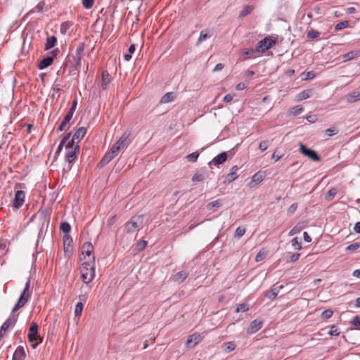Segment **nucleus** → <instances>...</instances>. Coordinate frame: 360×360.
I'll return each instance as SVG.
<instances>
[{"label": "nucleus", "instance_id": "nucleus-57", "mask_svg": "<svg viewBox=\"0 0 360 360\" xmlns=\"http://www.w3.org/2000/svg\"><path fill=\"white\" fill-rule=\"evenodd\" d=\"M305 74V77H304L302 79L304 80H309L313 79L316 76V73L314 71H309L307 72Z\"/></svg>", "mask_w": 360, "mask_h": 360}, {"label": "nucleus", "instance_id": "nucleus-40", "mask_svg": "<svg viewBox=\"0 0 360 360\" xmlns=\"http://www.w3.org/2000/svg\"><path fill=\"white\" fill-rule=\"evenodd\" d=\"M359 248H360V243L359 242H356V243H354L348 245L345 248V250L347 251V252H354V251L356 250Z\"/></svg>", "mask_w": 360, "mask_h": 360}, {"label": "nucleus", "instance_id": "nucleus-36", "mask_svg": "<svg viewBox=\"0 0 360 360\" xmlns=\"http://www.w3.org/2000/svg\"><path fill=\"white\" fill-rule=\"evenodd\" d=\"M321 33L314 29H311L307 31V37L309 39H316L320 36Z\"/></svg>", "mask_w": 360, "mask_h": 360}, {"label": "nucleus", "instance_id": "nucleus-8", "mask_svg": "<svg viewBox=\"0 0 360 360\" xmlns=\"http://www.w3.org/2000/svg\"><path fill=\"white\" fill-rule=\"evenodd\" d=\"M39 326L36 322H32L29 328V333L27 338L30 342H34L37 341V338L39 335Z\"/></svg>", "mask_w": 360, "mask_h": 360}, {"label": "nucleus", "instance_id": "nucleus-58", "mask_svg": "<svg viewBox=\"0 0 360 360\" xmlns=\"http://www.w3.org/2000/svg\"><path fill=\"white\" fill-rule=\"evenodd\" d=\"M351 323L356 326V327H360V316H355L351 321Z\"/></svg>", "mask_w": 360, "mask_h": 360}, {"label": "nucleus", "instance_id": "nucleus-2", "mask_svg": "<svg viewBox=\"0 0 360 360\" xmlns=\"http://www.w3.org/2000/svg\"><path fill=\"white\" fill-rule=\"evenodd\" d=\"M94 264L95 262H91L90 261H84L82 264V266L80 268L81 277L82 278V281L86 284H89L94 278Z\"/></svg>", "mask_w": 360, "mask_h": 360}, {"label": "nucleus", "instance_id": "nucleus-13", "mask_svg": "<svg viewBox=\"0 0 360 360\" xmlns=\"http://www.w3.org/2000/svg\"><path fill=\"white\" fill-rule=\"evenodd\" d=\"M131 134L129 132H124L120 139L116 142L117 145H119L122 150L127 148L131 143L130 139Z\"/></svg>", "mask_w": 360, "mask_h": 360}, {"label": "nucleus", "instance_id": "nucleus-20", "mask_svg": "<svg viewBox=\"0 0 360 360\" xmlns=\"http://www.w3.org/2000/svg\"><path fill=\"white\" fill-rule=\"evenodd\" d=\"M346 101L349 103H352L360 101V91H355L349 93L345 96Z\"/></svg>", "mask_w": 360, "mask_h": 360}, {"label": "nucleus", "instance_id": "nucleus-51", "mask_svg": "<svg viewBox=\"0 0 360 360\" xmlns=\"http://www.w3.org/2000/svg\"><path fill=\"white\" fill-rule=\"evenodd\" d=\"M245 233V229L242 227H238L235 231L234 236L240 238L242 237Z\"/></svg>", "mask_w": 360, "mask_h": 360}, {"label": "nucleus", "instance_id": "nucleus-19", "mask_svg": "<svg viewBox=\"0 0 360 360\" xmlns=\"http://www.w3.org/2000/svg\"><path fill=\"white\" fill-rule=\"evenodd\" d=\"M188 274L185 271H181L172 276V281L175 283H181L188 277Z\"/></svg>", "mask_w": 360, "mask_h": 360}, {"label": "nucleus", "instance_id": "nucleus-24", "mask_svg": "<svg viewBox=\"0 0 360 360\" xmlns=\"http://www.w3.org/2000/svg\"><path fill=\"white\" fill-rule=\"evenodd\" d=\"M25 357V352L23 347L18 346L13 354V358L15 359L24 360Z\"/></svg>", "mask_w": 360, "mask_h": 360}, {"label": "nucleus", "instance_id": "nucleus-44", "mask_svg": "<svg viewBox=\"0 0 360 360\" xmlns=\"http://www.w3.org/2000/svg\"><path fill=\"white\" fill-rule=\"evenodd\" d=\"M349 26V22L347 20L342 21L339 23H338L335 26V30L336 31L341 30L343 28L347 27Z\"/></svg>", "mask_w": 360, "mask_h": 360}, {"label": "nucleus", "instance_id": "nucleus-3", "mask_svg": "<svg viewBox=\"0 0 360 360\" xmlns=\"http://www.w3.org/2000/svg\"><path fill=\"white\" fill-rule=\"evenodd\" d=\"M276 41V39L272 36H267L257 43L256 51L259 53H264L274 46Z\"/></svg>", "mask_w": 360, "mask_h": 360}, {"label": "nucleus", "instance_id": "nucleus-7", "mask_svg": "<svg viewBox=\"0 0 360 360\" xmlns=\"http://www.w3.org/2000/svg\"><path fill=\"white\" fill-rule=\"evenodd\" d=\"M30 280L28 279L25 283V288H24L22 292H21L20 297L18 300V302H19L20 304H22L23 305H25V304L28 302V300L31 296V293L30 292Z\"/></svg>", "mask_w": 360, "mask_h": 360}, {"label": "nucleus", "instance_id": "nucleus-53", "mask_svg": "<svg viewBox=\"0 0 360 360\" xmlns=\"http://www.w3.org/2000/svg\"><path fill=\"white\" fill-rule=\"evenodd\" d=\"M94 3V0H82V5L86 9H90Z\"/></svg>", "mask_w": 360, "mask_h": 360}, {"label": "nucleus", "instance_id": "nucleus-10", "mask_svg": "<svg viewBox=\"0 0 360 360\" xmlns=\"http://www.w3.org/2000/svg\"><path fill=\"white\" fill-rule=\"evenodd\" d=\"M25 201V193L22 191H17L15 193V197L13 202V206L15 209L21 207Z\"/></svg>", "mask_w": 360, "mask_h": 360}, {"label": "nucleus", "instance_id": "nucleus-45", "mask_svg": "<svg viewBox=\"0 0 360 360\" xmlns=\"http://www.w3.org/2000/svg\"><path fill=\"white\" fill-rule=\"evenodd\" d=\"M283 153H281L279 150L277 148L275 150L274 153L272 154L271 158L275 160V162L278 161L280 159H281L283 156Z\"/></svg>", "mask_w": 360, "mask_h": 360}, {"label": "nucleus", "instance_id": "nucleus-5", "mask_svg": "<svg viewBox=\"0 0 360 360\" xmlns=\"http://www.w3.org/2000/svg\"><path fill=\"white\" fill-rule=\"evenodd\" d=\"M300 152L304 156L309 158V159L319 162L321 160L320 156L317 154L316 151L308 148L304 144L300 143Z\"/></svg>", "mask_w": 360, "mask_h": 360}, {"label": "nucleus", "instance_id": "nucleus-47", "mask_svg": "<svg viewBox=\"0 0 360 360\" xmlns=\"http://www.w3.org/2000/svg\"><path fill=\"white\" fill-rule=\"evenodd\" d=\"M333 314V311L331 309H326L321 314V318L323 319H328Z\"/></svg>", "mask_w": 360, "mask_h": 360}, {"label": "nucleus", "instance_id": "nucleus-42", "mask_svg": "<svg viewBox=\"0 0 360 360\" xmlns=\"http://www.w3.org/2000/svg\"><path fill=\"white\" fill-rule=\"evenodd\" d=\"M292 245L295 250H301L302 249V243L298 239V238H294L292 240Z\"/></svg>", "mask_w": 360, "mask_h": 360}, {"label": "nucleus", "instance_id": "nucleus-28", "mask_svg": "<svg viewBox=\"0 0 360 360\" xmlns=\"http://www.w3.org/2000/svg\"><path fill=\"white\" fill-rule=\"evenodd\" d=\"M256 49H245L243 51V56L245 58H254L256 57Z\"/></svg>", "mask_w": 360, "mask_h": 360}, {"label": "nucleus", "instance_id": "nucleus-63", "mask_svg": "<svg viewBox=\"0 0 360 360\" xmlns=\"http://www.w3.org/2000/svg\"><path fill=\"white\" fill-rule=\"evenodd\" d=\"M25 305L20 304L19 302H17V303L15 304V306L13 307V308L12 309L11 314H15V312L16 311H18V309H20V308H22Z\"/></svg>", "mask_w": 360, "mask_h": 360}, {"label": "nucleus", "instance_id": "nucleus-39", "mask_svg": "<svg viewBox=\"0 0 360 360\" xmlns=\"http://www.w3.org/2000/svg\"><path fill=\"white\" fill-rule=\"evenodd\" d=\"M84 308V304L82 302H79L77 303L75 308V316H80Z\"/></svg>", "mask_w": 360, "mask_h": 360}, {"label": "nucleus", "instance_id": "nucleus-52", "mask_svg": "<svg viewBox=\"0 0 360 360\" xmlns=\"http://www.w3.org/2000/svg\"><path fill=\"white\" fill-rule=\"evenodd\" d=\"M300 257V253H294L292 255H290L289 258L286 259V262H295L299 259Z\"/></svg>", "mask_w": 360, "mask_h": 360}, {"label": "nucleus", "instance_id": "nucleus-1", "mask_svg": "<svg viewBox=\"0 0 360 360\" xmlns=\"http://www.w3.org/2000/svg\"><path fill=\"white\" fill-rule=\"evenodd\" d=\"M85 44L84 43H79L76 49L75 53L71 57L69 56L66 65H70V72L71 73L74 70L79 71V66L81 65L82 56L84 51Z\"/></svg>", "mask_w": 360, "mask_h": 360}, {"label": "nucleus", "instance_id": "nucleus-27", "mask_svg": "<svg viewBox=\"0 0 360 360\" xmlns=\"http://www.w3.org/2000/svg\"><path fill=\"white\" fill-rule=\"evenodd\" d=\"M311 94V89L304 90L297 95L296 100L297 101H301L302 100L307 99L310 97Z\"/></svg>", "mask_w": 360, "mask_h": 360}, {"label": "nucleus", "instance_id": "nucleus-23", "mask_svg": "<svg viewBox=\"0 0 360 360\" xmlns=\"http://www.w3.org/2000/svg\"><path fill=\"white\" fill-rule=\"evenodd\" d=\"M72 116H73V115H71V114H70V112H68L67 114L65 115V116L64 117L63 121L59 124L57 130L58 131H63L65 129L67 124L70 122V121L72 118Z\"/></svg>", "mask_w": 360, "mask_h": 360}, {"label": "nucleus", "instance_id": "nucleus-61", "mask_svg": "<svg viewBox=\"0 0 360 360\" xmlns=\"http://www.w3.org/2000/svg\"><path fill=\"white\" fill-rule=\"evenodd\" d=\"M297 209V203H293L292 204L288 210V214L290 215L292 214Z\"/></svg>", "mask_w": 360, "mask_h": 360}, {"label": "nucleus", "instance_id": "nucleus-32", "mask_svg": "<svg viewBox=\"0 0 360 360\" xmlns=\"http://www.w3.org/2000/svg\"><path fill=\"white\" fill-rule=\"evenodd\" d=\"M254 7L252 6H245L243 9L239 13V18H244L246 15L251 13V12L253 11Z\"/></svg>", "mask_w": 360, "mask_h": 360}, {"label": "nucleus", "instance_id": "nucleus-14", "mask_svg": "<svg viewBox=\"0 0 360 360\" xmlns=\"http://www.w3.org/2000/svg\"><path fill=\"white\" fill-rule=\"evenodd\" d=\"M87 129L86 127H81L78 128L72 137V142L79 143L83 139L85 134H86Z\"/></svg>", "mask_w": 360, "mask_h": 360}, {"label": "nucleus", "instance_id": "nucleus-62", "mask_svg": "<svg viewBox=\"0 0 360 360\" xmlns=\"http://www.w3.org/2000/svg\"><path fill=\"white\" fill-rule=\"evenodd\" d=\"M77 101L74 100L72 103L71 108L68 110V112H70V114H71V115H74V113L76 110V108H77Z\"/></svg>", "mask_w": 360, "mask_h": 360}, {"label": "nucleus", "instance_id": "nucleus-46", "mask_svg": "<svg viewBox=\"0 0 360 360\" xmlns=\"http://www.w3.org/2000/svg\"><path fill=\"white\" fill-rule=\"evenodd\" d=\"M248 309H249V308H248V304H246L245 303H242V304H240L238 305V307H237V308L236 309V313H238V312H245Z\"/></svg>", "mask_w": 360, "mask_h": 360}, {"label": "nucleus", "instance_id": "nucleus-43", "mask_svg": "<svg viewBox=\"0 0 360 360\" xmlns=\"http://www.w3.org/2000/svg\"><path fill=\"white\" fill-rule=\"evenodd\" d=\"M358 56V52L355 51H349L344 56L346 60H350L355 58Z\"/></svg>", "mask_w": 360, "mask_h": 360}, {"label": "nucleus", "instance_id": "nucleus-56", "mask_svg": "<svg viewBox=\"0 0 360 360\" xmlns=\"http://www.w3.org/2000/svg\"><path fill=\"white\" fill-rule=\"evenodd\" d=\"M205 179L204 175L202 174L196 173L192 177L193 181H202Z\"/></svg>", "mask_w": 360, "mask_h": 360}, {"label": "nucleus", "instance_id": "nucleus-12", "mask_svg": "<svg viewBox=\"0 0 360 360\" xmlns=\"http://www.w3.org/2000/svg\"><path fill=\"white\" fill-rule=\"evenodd\" d=\"M202 337L201 336V335L200 333H195L188 337V338L186 342V347L188 348H193L198 342H200L202 340Z\"/></svg>", "mask_w": 360, "mask_h": 360}, {"label": "nucleus", "instance_id": "nucleus-55", "mask_svg": "<svg viewBox=\"0 0 360 360\" xmlns=\"http://www.w3.org/2000/svg\"><path fill=\"white\" fill-rule=\"evenodd\" d=\"M338 130L335 127H331L329 129H327L326 130V134H327L328 136H331L333 135H335L338 134Z\"/></svg>", "mask_w": 360, "mask_h": 360}, {"label": "nucleus", "instance_id": "nucleus-6", "mask_svg": "<svg viewBox=\"0 0 360 360\" xmlns=\"http://www.w3.org/2000/svg\"><path fill=\"white\" fill-rule=\"evenodd\" d=\"M18 314H11L8 319L2 324L0 328V333H5L10 327L13 326L18 320Z\"/></svg>", "mask_w": 360, "mask_h": 360}, {"label": "nucleus", "instance_id": "nucleus-26", "mask_svg": "<svg viewBox=\"0 0 360 360\" xmlns=\"http://www.w3.org/2000/svg\"><path fill=\"white\" fill-rule=\"evenodd\" d=\"M113 159L112 156L108 152L103 158L98 162V167L100 168L103 167L108 164Z\"/></svg>", "mask_w": 360, "mask_h": 360}, {"label": "nucleus", "instance_id": "nucleus-30", "mask_svg": "<svg viewBox=\"0 0 360 360\" xmlns=\"http://www.w3.org/2000/svg\"><path fill=\"white\" fill-rule=\"evenodd\" d=\"M264 174L262 172H258L252 176V181L259 184L264 180Z\"/></svg>", "mask_w": 360, "mask_h": 360}, {"label": "nucleus", "instance_id": "nucleus-49", "mask_svg": "<svg viewBox=\"0 0 360 360\" xmlns=\"http://www.w3.org/2000/svg\"><path fill=\"white\" fill-rule=\"evenodd\" d=\"M221 206L220 201L219 200L210 202L207 204V207L211 210L213 208H218Z\"/></svg>", "mask_w": 360, "mask_h": 360}, {"label": "nucleus", "instance_id": "nucleus-54", "mask_svg": "<svg viewBox=\"0 0 360 360\" xmlns=\"http://www.w3.org/2000/svg\"><path fill=\"white\" fill-rule=\"evenodd\" d=\"M338 191L335 188H330L328 192V200L333 199L337 194Z\"/></svg>", "mask_w": 360, "mask_h": 360}, {"label": "nucleus", "instance_id": "nucleus-16", "mask_svg": "<svg viewBox=\"0 0 360 360\" xmlns=\"http://www.w3.org/2000/svg\"><path fill=\"white\" fill-rule=\"evenodd\" d=\"M112 81V77L107 70H103L101 72V87L105 90Z\"/></svg>", "mask_w": 360, "mask_h": 360}, {"label": "nucleus", "instance_id": "nucleus-11", "mask_svg": "<svg viewBox=\"0 0 360 360\" xmlns=\"http://www.w3.org/2000/svg\"><path fill=\"white\" fill-rule=\"evenodd\" d=\"M263 326V322L260 320L255 319L250 322L248 328H247V333L249 335L254 334L259 330Z\"/></svg>", "mask_w": 360, "mask_h": 360}, {"label": "nucleus", "instance_id": "nucleus-37", "mask_svg": "<svg viewBox=\"0 0 360 360\" xmlns=\"http://www.w3.org/2000/svg\"><path fill=\"white\" fill-rule=\"evenodd\" d=\"M199 157V153L198 151L193 152L191 154H188L186 156V158L188 161L191 162H195L197 161Z\"/></svg>", "mask_w": 360, "mask_h": 360}, {"label": "nucleus", "instance_id": "nucleus-59", "mask_svg": "<svg viewBox=\"0 0 360 360\" xmlns=\"http://www.w3.org/2000/svg\"><path fill=\"white\" fill-rule=\"evenodd\" d=\"M147 245V242L146 240H141L136 245V249L139 251L143 250Z\"/></svg>", "mask_w": 360, "mask_h": 360}, {"label": "nucleus", "instance_id": "nucleus-31", "mask_svg": "<svg viewBox=\"0 0 360 360\" xmlns=\"http://www.w3.org/2000/svg\"><path fill=\"white\" fill-rule=\"evenodd\" d=\"M73 23L70 21L63 22L60 25V32L62 34H65L68 30L72 26Z\"/></svg>", "mask_w": 360, "mask_h": 360}, {"label": "nucleus", "instance_id": "nucleus-25", "mask_svg": "<svg viewBox=\"0 0 360 360\" xmlns=\"http://www.w3.org/2000/svg\"><path fill=\"white\" fill-rule=\"evenodd\" d=\"M57 43V38L55 36L49 37L46 39V41L45 44L44 49L48 51L52 48H53Z\"/></svg>", "mask_w": 360, "mask_h": 360}, {"label": "nucleus", "instance_id": "nucleus-15", "mask_svg": "<svg viewBox=\"0 0 360 360\" xmlns=\"http://www.w3.org/2000/svg\"><path fill=\"white\" fill-rule=\"evenodd\" d=\"M283 288V285H278V284H275L273 285V287L271 288V290L266 293V297H268L269 300H274L278 294L279 293L280 290Z\"/></svg>", "mask_w": 360, "mask_h": 360}, {"label": "nucleus", "instance_id": "nucleus-48", "mask_svg": "<svg viewBox=\"0 0 360 360\" xmlns=\"http://www.w3.org/2000/svg\"><path fill=\"white\" fill-rule=\"evenodd\" d=\"M330 336H338L340 334L338 326L333 325L330 327V330L328 332Z\"/></svg>", "mask_w": 360, "mask_h": 360}, {"label": "nucleus", "instance_id": "nucleus-38", "mask_svg": "<svg viewBox=\"0 0 360 360\" xmlns=\"http://www.w3.org/2000/svg\"><path fill=\"white\" fill-rule=\"evenodd\" d=\"M210 34H209L208 31L207 30L201 31L199 38L198 39V42L200 43L203 41H205L207 39L210 37Z\"/></svg>", "mask_w": 360, "mask_h": 360}, {"label": "nucleus", "instance_id": "nucleus-34", "mask_svg": "<svg viewBox=\"0 0 360 360\" xmlns=\"http://www.w3.org/2000/svg\"><path fill=\"white\" fill-rule=\"evenodd\" d=\"M174 99V95L172 92H168L165 94L161 98V103H167L172 101Z\"/></svg>", "mask_w": 360, "mask_h": 360}, {"label": "nucleus", "instance_id": "nucleus-22", "mask_svg": "<svg viewBox=\"0 0 360 360\" xmlns=\"http://www.w3.org/2000/svg\"><path fill=\"white\" fill-rule=\"evenodd\" d=\"M53 57L47 56L46 57L44 58L42 60H40V62L38 64V68L39 70H44L50 66L53 63Z\"/></svg>", "mask_w": 360, "mask_h": 360}, {"label": "nucleus", "instance_id": "nucleus-9", "mask_svg": "<svg viewBox=\"0 0 360 360\" xmlns=\"http://www.w3.org/2000/svg\"><path fill=\"white\" fill-rule=\"evenodd\" d=\"M140 219V217H133L131 220L124 224V231L127 233L134 232L139 227L138 221Z\"/></svg>", "mask_w": 360, "mask_h": 360}, {"label": "nucleus", "instance_id": "nucleus-50", "mask_svg": "<svg viewBox=\"0 0 360 360\" xmlns=\"http://www.w3.org/2000/svg\"><path fill=\"white\" fill-rule=\"evenodd\" d=\"M72 243V238L69 236V234H65L64 237H63V244H64V246H70L71 244Z\"/></svg>", "mask_w": 360, "mask_h": 360}, {"label": "nucleus", "instance_id": "nucleus-64", "mask_svg": "<svg viewBox=\"0 0 360 360\" xmlns=\"http://www.w3.org/2000/svg\"><path fill=\"white\" fill-rule=\"evenodd\" d=\"M70 136H71V132L66 134L61 139L60 143L65 145L67 143V141L69 140Z\"/></svg>", "mask_w": 360, "mask_h": 360}, {"label": "nucleus", "instance_id": "nucleus-35", "mask_svg": "<svg viewBox=\"0 0 360 360\" xmlns=\"http://www.w3.org/2000/svg\"><path fill=\"white\" fill-rule=\"evenodd\" d=\"M304 111V108L302 105H296L290 109V114L292 115H298Z\"/></svg>", "mask_w": 360, "mask_h": 360}, {"label": "nucleus", "instance_id": "nucleus-41", "mask_svg": "<svg viewBox=\"0 0 360 360\" xmlns=\"http://www.w3.org/2000/svg\"><path fill=\"white\" fill-rule=\"evenodd\" d=\"M238 177V174L236 172H231L229 174H228L226 176V182L231 183L236 180Z\"/></svg>", "mask_w": 360, "mask_h": 360}, {"label": "nucleus", "instance_id": "nucleus-4", "mask_svg": "<svg viewBox=\"0 0 360 360\" xmlns=\"http://www.w3.org/2000/svg\"><path fill=\"white\" fill-rule=\"evenodd\" d=\"M94 247L91 242H85L82 246V255H84V258L82 260L90 261L91 262H95V257L93 254Z\"/></svg>", "mask_w": 360, "mask_h": 360}, {"label": "nucleus", "instance_id": "nucleus-18", "mask_svg": "<svg viewBox=\"0 0 360 360\" xmlns=\"http://www.w3.org/2000/svg\"><path fill=\"white\" fill-rule=\"evenodd\" d=\"M79 150V144L76 143V145L75 146V149H73L66 153L65 160L69 163H72L76 159L77 154L78 153Z\"/></svg>", "mask_w": 360, "mask_h": 360}, {"label": "nucleus", "instance_id": "nucleus-29", "mask_svg": "<svg viewBox=\"0 0 360 360\" xmlns=\"http://www.w3.org/2000/svg\"><path fill=\"white\" fill-rule=\"evenodd\" d=\"M85 288H86V289L84 290V286L81 287V291L84 292V293H82L78 296L79 302H82V304L84 302H86L87 297H88V293L90 290V287H86Z\"/></svg>", "mask_w": 360, "mask_h": 360}, {"label": "nucleus", "instance_id": "nucleus-33", "mask_svg": "<svg viewBox=\"0 0 360 360\" xmlns=\"http://www.w3.org/2000/svg\"><path fill=\"white\" fill-rule=\"evenodd\" d=\"M60 229L65 233L69 234L71 230V226L68 221H63L60 223Z\"/></svg>", "mask_w": 360, "mask_h": 360}, {"label": "nucleus", "instance_id": "nucleus-17", "mask_svg": "<svg viewBox=\"0 0 360 360\" xmlns=\"http://www.w3.org/2000/svg\"><path fill=\"white\" fill-rule=\"evenodd\" d=\"M227 158H228L227 153L222 152V153H219V155H217V156H215L213 158L212 161L211 162H210L209 164L211 165V163L212 162L214 165L219 166V165H221L224 162H226Z\"/></svg>", "mask_w": 360, "mask_h": 360}, {"label": "nucleus", "instance_id": "nucleus-60", "mask_svg": "<svg viewBox=\"0 0 360 360\" xmlns=\"http://www.w3.org/2000/svg\"><path fill=\"white\" fill-rule=\"evenodd\" d=\"M269 146V142L267 141H261L259 144V148L261 150V151H264L267 149Z\"/></svg>", "mask_w": 360, "mask_h": 360}, {"label": "nucleus", "instance_id": "nucleus-21", "mask_svg": "<svg viewBox=\"0 0 360 360\" xmlns=\"http://www.w3.org/2000/svg\"><path fill=\"white\" fill-rule=\"evenodd\" d=\"M37 215L40 218V219L42 221V225L46 222L47 225L49 223L50 221V212L48 210H40Z\"/></svg>", "mask_w": 360, "mask_h": 360}]
</instances>
